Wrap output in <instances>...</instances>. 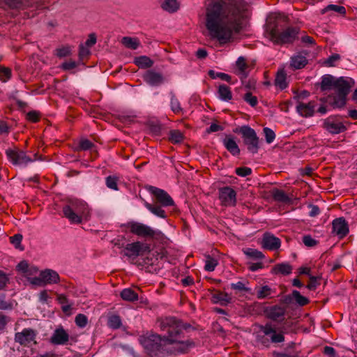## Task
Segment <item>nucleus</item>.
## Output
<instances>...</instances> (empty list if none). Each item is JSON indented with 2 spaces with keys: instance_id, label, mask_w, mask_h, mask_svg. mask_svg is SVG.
Returning a JSON list of instances; mask_svg holds the SVG:
<instances>
[{
  "instance_id": "obj_1",
  "label": "nucleus",
  "mask_w": 357,
  "mask_h": 357,
  "mask_svg": "<svg viewBox=\"0 0 357 357\" xmlns=\"http://www.w3.org/2000/svg\"><path fill=\"white\" fill-rule=\"evenodd\" d=\"M247 11L244 0H204L201 17L205 35L220 45L231 43L244 28Z\"/></svg>"
},
{
  "instance_id": "obj_2",
  "label": "nucleus",
  "mask_w": 357,
  "mask_h": 357,
  "mask_svg": "<svg viewBox=\"0 0 357 357\" xmlns=\"http://www.w3.org/2000/svg\"><path fill=\"white\" fill-rule=\"evenodd\" d=\"M155 327L162 332L160 335L165 343L174 344L181 342L184 331L189 327L181 320L175 317H164L157 319Z\"/></svg>"
},
{
  "instance_id": "obj_3",
  "label": "nucleus",
  "mask_w": 357,
  "mask_h": 357,
  "mask_svg": "<svg viewBox=\"0 0 357 357\" xmlns=\"http://www.w3.org/2000/svg\"><path fill=\"white\" fill-rule=\"evenodd\" d=\"M63 217L70 224L79 225L86 222L91 216V209L86 202L79 199H68L63 206Z\"/></svg>"
},
{
  "instance_id": "obj_4",
  "label": "nucleus",
  "mask_w": 357,
  "mask_h": 357,
  "mask_svg": "<svg viewBox=\"0 0 357 357\" xmlns=\"http://www.w3.org/2000/svg\"><path fill=\"white\" fill-rule=\"evenodd\" d=\"M354 84V81L350 77H340L337 78L334 87L336 94L333 97H328V100L333 107L341 108L345 105L347 96Z\"/></svg>"
},
{
  "instance_id": "obj_5",
  "label": "nucleus",
  "mask_w": 357,
  "mask_h": 357,
  "mask_svg": "<svg viewBox=\"0 0 357 357\" xmlns=\"http://www.w3.org/2000/svg\"><path fill=\"white\" fill-rule=\"evenodd\" d=\"M298 30L296 27H288L282 31L278 29H272L269 33L271 40L275 44L292 43L296 38Z\"/></svg>"
},
{
  "instance_id": "obj_6",
  "label": "nucleus",
  "mask_w": 357,
  "mask_h": 357,
  "mask_svg": "<svg viewBox=\"0 0 357 357\" xmlns=\"http://www.w3.org/2000/svg\"><path fill=\"white\" fill-rule=\"evenodd\" d=\"M126 227L130 233L144 238H153L161 234L159 230L139 222H128Z\"/></svg>"
},
{
  "instance_id": "obj_7",
  "label": "nucleus",
  "mask_w": 357,
  "mask_h": 357,
  "mask_svg": "<svg viewBox=\"0 0 357 357\" xmlns=\"http://www.w3.org/2000/svg\"><path fill=\"white\" fill-rule=\"evenodd\" d=\"M162 342L165 343L160 335L152 334L144 338L142 344L151 356H155L160 353L162 348Z\"/></svg>"
},
{
  "instance_id": "obj_8",
  "label": "nucleus",
  "mask_w": 357,
  "mask_h": 357,
  "mask_svg": "<svg viewBox=\"0 0 357 357\" xmlns=\"http://www.w3.org/2000/svg\"><path fill=\"white\" fill-rule=\"evenodd\" d=\"M6 155L13 165L23 167L36 160L31 158L24 151L18 149H7Z\"/></svg>"
},
{
  "instance_id": "obj_9",
  "label": "nucleus",
  "mask_w": 357,
  "mask_h": 357,
  "mask_svg": "<svg viewBox=\"0 0 357 357\" xmlns=\"http://www.w3.org/2000/svg\"><path fill=\"white\" fill-rule=\"evenodd\" d=\"M241 132L248 150L252 153H257L259 148V137L255 130L249 126H243L241 129Z\"/></svg>"
},
{
  "instance_id": "obj_10",
  "label": "nucleus",
  "mask_w": 357,
  "mask_h": 357,
  "mask_svg": "<svg viewBox=\"0 0 357 357\" xmlns=\"http://www.w3.org/2000/svg\"><path fill=\"white\" fill-rule=\"evenodd\" d=\"M261 331L264 335L268 337L272 343H281L284 341V328H276L272 324H266L261 326Z\"/></svg>"
},
{
  "instance_id": "obj_11",
  "label": "nucleus",
  "mask_w": 357,
  "mask_h": 357,
  "mask_svg": "<svg viewBox=\"0 0 357 357\" xmlns=\"http://www.w3.org/2000/svg\"><path fill=\"white\" fill-rule=\"evenodd\" d=\"M323 128L333 135L343 132L347 130L340 118L336 116H331L324 119Z\"/></svg>"
},
{
  "instance_id": "obj_12",
  "label": "nucleus",
  "mask_w": 357,
  "mask_h": 357,
  "mask_svg": "<svg viewBox=\"0 0 357 357\" xmlns=\"http://www.w3.org/2000/svg\"><path fill=\"white\" fill-rule=\"evenodd\" d=\"M37 332L32 328H24L21 332L16 333L15 340L21 345L29 347L32 343L36 344Z\"/></svg>"
},
{
  "instance_id": "obj_13",
  "label": "nucleus",
  "mask_w": 357,
  "mask_h": 357,
  "mask_svg": "<svg viewBox=\"0 0 357 357\" xmlns=\"http://www.w3.org/2000/svg\"><path fill=\"white\" fill-rule=\"evenodd\" d=\"M149 251V246L140 241L128 243L124 248V255L128 257H137Z\"/></svg>"
},
{
  "instance_id": "obj_14",
  "label": "nucleus",
  "mask_w": 357,
  "mask_h": 357,
  "mask_svg": "<svg viewBox=\"0 0 357 357\" xmlns=\"http://www.w3.org/2000/svg\"><path fill=\"white\" fill-rule=\"evenodd\" d=\"M219 199L225 206H234L236 204V192L229 186L221 188L219 189Z\"/></svg>"
},
{
  "instance_id": "obj_15",
  "label": "nucleus",
  "mask_w": 357,
  "mask_h": 357,
  "mask_svg": "<svg viewBox=\"0 0 357 357\" xmlns=\"http://www.w3.org/2000/svg\"><path fill=\"white\" fill-rule=\"evenodd\" d=\"M261 247L264 249L274 251L278 250L281 246V241L279 238L274 236L273 234L266 232L263 234L261 242Z\"/></svg>"
},
{
  "instance_id": "obj_16",
  "label": "nucleus",
  "mask_w": 357,
  "mask_h": 357,
  "mask_svg": "<svg viewBox=\"0 0 357 357\" xmlns=\"http://www.w3.org/2000/svg\"><path fill=\"white\" fill-rule=\"evenodd\" d=\"M150 192L155 197L157 202L162 206H170L174 204L172 198L164 190L152 186L150 188Z\"/></svg>"
},
{
  "instance_id": "obj_17",
  "label": "nucleus",
  "mask_w": 357,
  "mask_h": 357,
  "mask_svg": "<svg viewBox=\"0 0 357 357\" xmlns=\"http://www.w3.org/2000/svg\"><path fill=\"white\" fill-rule=\"evenodd\" d=\"M315 106L316 105L314 101L305 102L303 100H296V109L301 116L303 117H310L313 116Z\"/></svg>"
},
{
  "instance_id": "obj_18",
  "label": "nucleus",
  "mask_w": 357,
  "mask_h": 357,
  "mask_svg": "<svg viewBox=\"0 0 357 357\" xmlns=\"http://www.w3.org/2000/svg\"><path fill=\"white\" fill-rule=\"evenodd\" d=\"M333 233L337 235L340 238H342L349 233V227L346 220L343 218L335 219L333 222Z\"/></svg>"
},
{
  "instance_id": "obj_19",
  "label": "nucleus",
  "mask_w": 357,
  "mask_h": 357,
  "mask_svg": "<svg viewBox=\"0 0 357 357\" xmlns=\"http://www.w3.org/2000/svg\"><path fill=\"white\" fill-rule=\"evenodd\" d=\"M287 309L281 305H274L268 308L266 311L267 317L275 321H281L284 319Z\"/></svg>"
},
{
  "instance_id": "obj_20",
  "label": "nucleus",
  "mask_w": 357,
  "mask_h": 357,
  "mask_svg": "<svg viewBox=\"0 0 357 357\" xmlns=\"http://www.w3.org/2000/svg\"><path fill=\"white\" fill-rule=\"evenodd\" d=\"M40 273L45 285L58 284L60 282L59 275L54 270L47 268Z\"/></svg>"
},
{
  "instance_id": "obj_21",
  "label": "nucleus",
  "mask_w": 357,
  "mask_h": 357,
  "mask_svg": "<svg viewBox=\"0 0 357 357\" xmlns=\"http://www.w3.org/2000/svg\"><path fill=\"white\" fill-rule=\"evenodd\" d=\"M68 340L69 335L63 328L56 329L50 339V342L56 345H64Z\"/></svg>"
},
{
  "instance_id": "obj_22",
  "label": "nucleus",
  "mask_w": 357,
  "mask_h": 357,
  "mask_svg": "<svg viewBox=\"0 0 357 357\" xmlns=\"http://www.w3.org/2000/svg\"><path fill=\"white\" fill-rule=\"evenodd\" d=\"M143 78L147 84L151 86H158L164 81L162 74L153 70H148L144 75Z\"/></svg>"
},
{
  "instance_id": "obj_23",
  "label": "nucleus",
  "mask_w": 357,
  "mask_h": 357,
  "mask_svg": "<svg viewBox=\"0 0 357 357\" xmlns=\"http://www.w3.org/2000/svg\"><path fill=\"white\" fill-rule=\"evenodd\" d=\"M248 67L245 59L243 56H239L236 61L235 73L239 76L241 79H243L247 77L248 73L246 70Z\"/></svg>"
},
{
  "instance_id": "obj_24",
  "label": "nucleus",
  "mask_w": 357,
  "mask_h": 357,
  "mask_svg": "<svg viewBox=\"0 0 357 357\" xmlns=\"http://www.w3.org/2000/svg\"><path fill=\"white\" fill-rule=\"evenodd\" d=\"M161 8L169 13H176L180 7V3L177 0H160Z\"/></svg>"
},
{
  "instance_id": "obj_25",
  "label": "nucleus",
  "mask_w": 357,
  "mask_h": 357,
  "mask_svg": "<svg viewBox=\"0 0 357 357\" xmlns=\"http://www.w3.org/2000/svg\"><path fill=\"white\" fill-rule=\"evenodd\" d=\"M144 206L151 213L155 216L163 219L167 218V216L166 212L162 209L163 206L162 205L158 204V203L150 204L146 202Z\"/></svg>"
},
{
  "instance_id": "obj_26",
  "label": "nucleus",
  "mask_w": 357,
  "mask_h": 357,
  "mask_svg": "<svg viewBox=\"0 0 357 357\" xmlns=\"http://www.w3.org/2000/svg\"><path fill=\"white\" fill-rule=\"evenodd\" d=\"M307 60L305 56L298 53L291 58L290 66L294 69H301L306 66Z\"/></svg>"
},
{
  "instance_id": "obj_27",
  "label": "nucleus",
  "mask_w": 357,
  "mask_h": 357,
  "mask_svg": "<svg viewBox=\"0 0 357 357\" xmlns=\"http://www.w3.org/2000/svg\"><path fill=\"white\" fill-rule=\"evenodd\" d=\"M223 144L227 150L233 155H238L240 153L238 146L233 137L227 136L223 139Z\"/></svg>"
},
{
  "instance_id": "obj_28",
  "label": "nucleus",
  "mask_w": 357,
  "mask_h": 357,
  "mask_svg": "<svg viewBox=\"0 0 357 357\" xmlns=\"http://www.w3.org/2000/svg\"><path fill=\"white\" fill-rule=\"evenodd\" d=\"M218 97L222 101L229 102L232 99V93L229 86L222 84L218 86Z\"/></svg>"
},
{
  "instance_id": "obj_29",
  "label": "nucleus",
  "mask_w": 357,
  "mask_h": 357,
  "mask_svg": "<svg viewBox=\"0 0 357 357\" xmlns=\"http://www.w3.org/2000/svg\"><path fill=\"white\" fill-rule=\"evenodd\" d=\"M274 84L275 86L280 90H283L288 86V82H287V74L284 70H279L277 72Z\"/></svg>"
},
{
  "instance_id": "obj_30",
  "label": "nucleus",
  "mask_w": 357,
  "mask_h": 357,
  "mask_svg": "<svg viewBox=\"0 0 357 357\" xmlns=\"http://www.w3.org/2000/svg\"><path fill=\"white\" fill-rule=\"evenodd\" d=\"M337 78L331 75H325L321 78V89L322 91H326L328 89H333L335 84V81Z\"/></svg>"
},
{
  "instance_id": "obj_31",
  "label": "nucleus",
  "mask_w": 357,
  "mask_h": 357,
  "mask_svg": "<svg viewBox=\"0 0 357 357\" xmlns=\"http://www.w3.org/2000/svg\"><path fill=\"white\" fill-rule=\"evenodd\" d=\"M248 281H238L235 283L230 284V288L236 291V293H249L252 294V289L248 286Z\"/></svg>"
},
{
  "instance_id": "obj_32",
  "label": "nucleus",
  "mask_w": 357,
  "mask_h": 357,
  "mask_svg": "<svg viewBox=\"0 0 357 357\" xmlns=\"http://www.w3.org/2000/svg\"><path fill=\"white\" fill-rule=\"evenodd\" d=\"M271 195L275 201L282 203H290L291 199L282 190L275 188L271 191Z\"/></svg>"
},
{
  "instance_id": "obj_33",
  "label": "nucleus",
  "mask_w": 357,
  "mask_h": 357,
  "mask_svg": "<svg viewBox=\"0 0 357 357\" xmlns=\"http://www.w3.org/2000/svg\"><path fill=\"white\" fill-rule=\"evenodd\" d=\"M292 266L289 263H281L276 264L273 267V272L275 274L280 273L284 275H287L291 273Z\"/></svg>"
},
{
  "instance_id": "obj_34",
  "label": "nucleus",
  "mask_w": 357,
  "mask_h": 357,
  "mask_svg": "<svg viewBox=\"0 0 357 357\" xmlns=\"http://www.w3.org/2000/svg\"><path fill=\"white\" fill-rule=\"evenodd\" d=\"M170 96V107L171 110L174 114H180L183 112V108L181 106V103L178 99L176 98L175 93L172 91L169 93Z\"/></svg>"
},
{
  "instance_id": "obj_35",
  "label": "nucleus",
  "mask_w": 357,
  "mask_h": 357,
  "mask_svg": "<svg viewBox=\"0 0 357 357\" xmlns=\"http://www.w3.org/2000/svg\"><path fill=\"white\" fill-rule=\"evenodd\" d=\"M135 64L137 65L139 68H146L152 66L153 62V61L146 56H140L136 57L134 61Z\"/></svg>"
},
{
  "instance_id": "obj_36",
  "label": "nucleus",
  "mask_w": 357,
  "mask_h": 357,
  "mask_svg": "<svg viewBox=\"0 0 357 357\" xmlns=\"http://www.w3.org/2000/svg\"><path fill=\"white\" fill-rule=\"evenodd\" d=\"M121 297L123 300L127 301H136L138 300V294L132 289L128 288L124 289L121 292Z\"/></svg>"
},
{
  "instance_id": "obj_37",
  "label": "nucleus",
  "mask_w": 357,
  "mask_h": 357,
  "mask_svg": "<svg viewBox=\"0 0 357 357\" xmlns=\"http://www.w3.org/2000/svg\"><path fill=\"white\" fill-rule=\"evenodd\" d=\"M121 43L125 47L131 50H137L139 46V41L135 38L123 37L121 40Z\"/></svg>"
},
{
  "instance_id": "obj_38",
  "label": "nucleus",
  "mask_w": 357,
  "mask_h": 357,
  "mask_svg": "<svg viewBox=\"0 0 357 357\" xmlns=\"http://www.w3.org/2000/svg\"><path fill=\"white\" fill-rule=\"evenodd\" d=\"M17 268L18 271H22V273L29 275L31 274L32 273H37L38 268L35 266H29V264L26 261H22L20 262L17 266Z\"/></svg>"
},
{
  "instance_id": "obj_39",
  "label": "nucleus",
  "mask_w": 357,
  "mask_h": 357,
  "mask_svg": "<svg viewBox=\"0 0 357 357\" xmlns=\"http://www.w3.org/2000/svg\"><path fill=\"white\" fill-rule=\"evenodd\" d=\"M293 296L294 297V301L299 306H305L310 303L309 299L302 296L297 290L293 291Z\"/></svg>"
},
{
  "instance_id": "obj_40",
  "label": "nucleus",
  "mask_w": 357,
  "mask_h": 357,
  "mask_svg": "<svg viewBox=\"0 0 357 357\" xmlns=\"http://www.w3.org/2000/svg\"><path fill=\"white\" fill-rule=\"evenodd\" d=\"M218 264V261L210 255H207L205 259L204 269L206 271H213Z\"/></svg>"
},
{
  "instance_id": "obj_41",
  "label": "nucleus",
  "mask_w": 357,
  "mask_h": 357,
  "mask_svg": "<svg viewBox=\"0 0 357 357\" xmlns=\"http://www.w3.org/2000/svg\"><path fill=\"white\" fill-rule=\"evenodd\" d=\"M272 293V289L268 285H264L257 290V297L259 299H264L268 298Z\"/></svg>"
},
{
  "instance_id": "obj_42",
  "label": "nucleus",
  "mask_w": 357,
  "mask_h": 357,
  "mask_svg": "<svg viewBox=\"0 0 357 357\" xmlns=\"http://www.w3.org/2000/svg\"><path fill=\"white\" fill-rule=\"evenodd\" d=\"M244 253L248 257L255 259H262L264 258V255L257 249L248 248L244 250Z\"/></svg>"
},
{
  "instance_id": "obj_43",
  "label": "nucleus",
  "mask_w": 357,
  "mask_h": 357,
  "mask_svg": "<svg viewBox=\"0 0 357 357\" xmlns=\"http://www.w3.org/2000/svg\"><path fill=\"white\" fill-rule=\"evenodd\" d=\"M29 0H6L7 4L13 8H23L29 6Z\"/></svg>"
},
{
  "instance_id": "obj_44",
  "label": "nucleus",
  "mask_w": 357,
  "mask_h": 357,
  "mask_svg": "<svg viewBox=\"0 0 357 357\" xmlns=\"http://www.w3.org/2000/svg\"><path fill=\"white\" fill-rule=\"evenodd\" d=\"M169 139L172 143H180L183 140V135L178 130H173L169 132Z\"/></svg>"
},
{
  "instance_id": "obj_45",
  "label": "nucleus",
  "mask_w": 357,
  "mask_h": 357,
  "mask_svg": "<svg viewBox=\"0 0 357 357\" xmlns=\"http://www.w3.org/2000/svg\"><path fill=\"white\" fill-rule=\"evenodd\" d=\"M108 326L113 329L119 328L121 326V319L118 315H112L108 319Z\"/></svg>"
},
{
  "instance_id": "obj_46",
  "label": "nucleus",
  "mask_w": 357,
  "mask_h": 357,
  "mask_svg": "<svg viewBox=\"0 0 357 357\" xmlns=\"http://www.w3.org/2000/svg\"><path fill=\"white\" fill-rule=\"evenodd\" d=\"M12 76L11 69L3 66H0V80L3 82H8Z\"/></svg>"
},
{
  "instance_id": "obj_47",
  "label": "nucleus",
  "mask_w": 357,
  "mask_h": 357,
  "mask_svg": "<svg viewBox=\"0 0 357 357\" xmlns=\"http://www.w3.org/2000/svg\"><path fill=\"white\" fill-rule=\"evenodd\" d=\"M329 10H333V11L340 13V15H344L346 14V8L344 6L334 5V4H330V5L327 6L322 10V13H324Z\"/></svg>"
},
{
  "instance_id": "obj_48",
  "label": "nucleus",
  "mask_w": 357,
  "mask_h": 357,
  "mask_svg": "<svg viewBox=\"0 0 357 357\" xmlns=\"http://www.w3.org/2000/svg\"><path fill=\"white\" fill-rule=\"evenodd\" d=\"M117 181H118V178L114 176H108L105 178L106 186L108 188H109L111 190H119Z\"/></svg>"
},
{
  "instance_id": "obj_49",
  "label": "nucleus",
  "mask_w": 357,
  "mask_h": 357,
  "mask_svg": "<svg viewBox=\"0 0 357 357\" xmlns=\"http://www.w3.org/2000/svg\"><path fill=\"white\" fill-rule=\"evenodd\" d=\"M208 75L212 79L220 78L223 81L231 82V77L228 74L224 73H218L215 72L214 70H210Z\"/></svg>"
},
{
  "instance_id": "obj_50",
  "label": "nucleus",
  "mask_w": 357,
  "mask_h": 357,
  "mask_svg": "<svg viewBox=\"0 0 357 357\" xmlns=\"http://www.w3.org/2000/svg\"><path fill=\"white\" fill-rule=\"evenodd\" d=\"M243 100L251 107H255L258 104L257 98L253 96L251 92L245 93L243 97Z\"/></svg>"
},
{
  "instance_id": "obj_51",
  "label": "nucleus",
  "mask_w": 357,
  "mask_h": 357,
  "mask_svg": "<svg viewBox=\"0 0 357 357\" xmlns=\"http://www.w3.org/2000/svg\"><path fill=\"white\" fill-rule=\"evenodd\" d=\"M76 325L79 328H84L88 324V318L84 314H78L75 318Z\"/></svg>"
},
{
  "instance_id": "obj_52",
  "label": "nucleus",
  "mask_w": 357,
  "mask_h": 357,
  "mask_svg": "<svg viewBox=\"0 0 357 357\" xmlns=\"http://www.w3.org/2000/svg\"><path fill=\"white\" fill-rule=\"evenodd\" d=\"M13 308V303L6 301V296L4 294L0 295V310H7Z\"/></svg>"
},
{
  "instance_id": "obj_53",
  "label": "nucleus",
  "mask_w": 357,
  "mask_h": 357,
  "mask_svg": "<svg viewBox=\"0 0 357 357\" xmlns=\"http://www.w3.org/2000/svg\"><path fill=\"white\" fill-rule=\"evenodd\" d=\"M340 59V56L338 54H333L330 56L324 63L328 67H333L335 66V63Z\"/></svg>"
},
{
  "instance_id": "obj_54",
  "label": "nucleus",
  "mask_w": 357,
  "mask_h": 357,
  "mask_svg": "<svg viewBox=\"0 0 357 357\" xmlns=\"http://www.w3.org/2000/svg\"><path fill=\"white\" fill-rule=\"evenodd\" d=\"M263 131L265 135L266 142L268 144L272 143L275 138V132L271 128L267 127L264 128Z\"/></svg>"
},
{
  "instance_id": "obj_55",
  "label": "nucleus",
  "mask_w": 357,
  "mask_h": 357,
  "mask_svg": "<svg viewBox=\"0 0 357 357\" xmlns=\"http://www.w3.org/2000/svg\"><path fill=\"white\" fill-rule=\"evenodd\" d=\"M235 172L238 176H241V177H245L252 174L251 168L248 167H238L236 169Z\"/></svg>"
},
{
  "instance_id": "obj_56",
  "label": "nucleus",
  "mask_w": 357,
  "mask_h": 357,
  "mask_svg": "<svg viewBox=\"0 0 357 357\" xmlns=\"http://www.w3.org/2000/svg\"><path fill=\"white\" fill-rule=\"evenodd\" d=\"M56 56L61 58L70 55L71 50L69 46H63L56 49Z\"/></svg>"
},
{
  "instance_id": "obj_57",
  "label": "nucleus",
  "mask_w": 357,
  "mask_h": 357,
  "mask_svg": "<svg viewBox=\"0 0 357 357\" xmlns=\"http://www.w3.org/2000/svg\"><path fill=\"white\" fill-rule=\"evenodd\" d=\"M303 243L307 247H314L318 243V241L310 235H305L303 237Z\"/></svg>"
},
{
  "instance_id": "obj_58",
  "label": "nucleus",
  "mask_w": 357,
  "mask_h": 357,
  "mask_svg": "<svg viewBox=\"0 0 357 357\" xmlns=\"http://www.w3.org/2000/svg\"><path fill=\"white\" fill-rule=\"evenodd\" d=\"M319 285V282L317 280V278L312 275L310 276V281L306 287L309 290H315Z\"/></svg>"
},
{
  "instance_id": "obj_59",
  "label": "nucleus",
  "mask_w": 357,
  "mask_h": 357,
  "mask_svg": "<svg viewBox=\"0 0 357 357\" xmlns=\"http://www.w3.org/2000/svg\"><path fill=\"white\" fill-rule=\"evenodd\" d=\"M93 146V143L88 139H82L79 144V149L84 151L90 149Z\"/></svg>"
},
{
  "instance_id": "obj_60",
  "label": "nucleus",
  "mask_w": 357,
  "mask_h": 357,
  "mask_svg": "<svg viewBox=\"0 0 357 357\" xmlns=\"http://www.w3.org/2000/svg\"><path fill=\"white\" fill-rule=\"evenodd\" d=\"M26 119L33 123H36L39 121V114L36 111H31L27 113Z\"/></svg>"
},
{
  "instance_id": "obj_61",
  "label": "nucleus",
  "mask_w": 357,
  "mask_h": 357,
  "mask_svg": "<svg viewBox=\"0 0 357 357\" xmlns=\"http://www.w3.org/2000/svg\"><path fill=\"white\" fill-rule=\"evenodd\" d=\"M29 282L34 285L37 286H45V284L43 283V280H42L41 274H39L38 277H34V278H29Z\"/></svg>"
},
{
  "instance_id": "obj_62",
  "label": "nucleus",
  "mask_w": 357,
  "mask_h": 357,
  "mask_svg": "<svg viewBox=\"0 0 357 357\" xmlns=\"http://www.w3.org/2000/svg\"><path fill=\"white\" fill-rule=\"evenodd\" d=\"M10 243L15 245L16 248H18V245L20 244L22 240V236L20 234H15L14 236L10 238Z\"/></svg>"
},
{
  "instance_id": "obj_63",
  "label": "nucleus",
  "mask_w": 357,
  "mask_h": 357,
  "mask_svg": "<svg viewBox=\"0 0 357 357\" xmlns=\"http://www.w3.org/2000/svg\"><path fill=\"white\" fill-rule=\"evenodd\" d=\"M90 54L89 47L84 45H80L79 50V56L81 59L87 56Z\"/></svg>"
},
{
  "instance_id": "obj_64",
  "label": "nucleus",
  "mask_w": 357,
  "mask_h": 357,
  "mask_svg": "<svg viewBox=\"0 0 357 357\" xmlns=\"http://www.w3.org/2000/svg\"><path fill=\"white\" fill-rule=\"evenodd\" d=\"M324 354L327 355L329 357H335L336 351L333 347L326 346L324 349Z\"/></svg>"
}]
</instances>
